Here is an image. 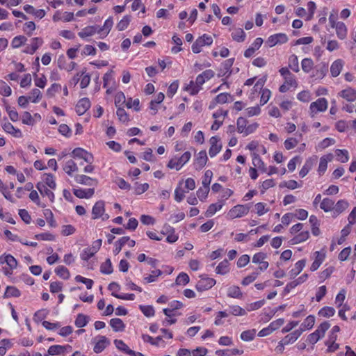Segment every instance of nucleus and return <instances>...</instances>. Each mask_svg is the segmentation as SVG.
<instances>
[{"label": "nucleus", "mask_w": 356, "mask_h": 356, "mask_svg": "<svg viewBox=\"0 0 356 356\" xmlns=\"http://www.w3.org/2000/svg\"><path fill=\"white\" fill-rule=\"evenodd\" d=\"M214 76V72L211 70H207L199 74L195 79V81H191L188 84L185 90L188 92L191 95H195L202 89V86L207 80H209Z\"/></svg>", "instance_id": "f257e3e1"}, {"label": "nucleus", "mask_w": 356, "mask_h": 356, "mask_svg": "<svg viewBox=\"0 0 356 356\" xmlns=\"http://www.w3.org/2000/svg\"><path fill=\"white\" fill-rule=\"evenodd\" d=\"M6 264V266L3 267L2 270L4 275L10 276L13 274V270L17 268V261L16 259L10 254H3L0 256V265Z\"/></svg>", "instance_id": "f03ea898"}, {"label": "nucleus", "mask_w": 356, "mask_h": 356, "mask_svg": "<svg viewBox=\"0 0 356 356\" xmlns=\"http://www.w3.org/2000/svg\"><path fill=\"white\" fill-rule=\"evenodd\" d=\"M330 327V324L327 321L321 323L314 332L308 335L307 339L308 343L313 345L316 343L321 339L324 337L326 331Z\"/></svg>", "instance_id": "7ed1b4c3"}, {"label": "nucleus", "mask_w": 356, "mask_h": 356, "mask_svg": "<svg viewBox=\"0 0 356 356\" xmlns=\"http://www.w3.org/2000/svg\"><path fill=\"white\" fill-rule=\"evenodd\" d=\"M191 154L189 152H184L180 157H173L168 163V168L179 170L182 166L191 159Z\"/></svg>", "instance_id": "20e7f679"}, {"label": "nucleus", "mask_w": 356, "mask_h": 356, "mask_svg": "<svg viewBox=\"0 0 356 356\" xmlns=\"http://www.w3.org/2000/svg\"><path fill=\"white\" fill-rule=\"evenodd\" d=\"M327 106L328 103L326 99L323 97L318 99L316 102L310 104V115L314 118L318 113L325 111L327 108Z\"/></svg>", "instance_id": "39448f33"}, {"label": "nucleus", "mask_w": 356, "mask_h": 356, "mask_svg": "<svg viewBox=\"0 0 356 356\" xmlns=\"http://www.w3.org/2000/svg\"><path fill=\"white\" fill-rule=\"evenodd\" d=\"M213 43V38L211 36L204 34L202 36L199 37L195 42L193 44L191 49L193 53H200L202 47L204 46H209Z\"/></svg>", "instance_id": "423d86ee"}, {"label": "nucleus", "mask_w": 356, "mask_h": 356, "mask_svg": "<svg viewBox=\"0 0 356 356\" xmlns=\"http://www.w3.org/2000/svg\"><path fill=\"white\" fill-rule=\"evenodd\" d=\"M105 211V203L102 200L97 201L92 207V218L97 219L102 217V219L107 220L109 216L108 214H104Z\"/></svg>", "instance_id": "0eeeda50"}, {"label": "nucleus", "mask_w": 356, "mask_h": 356, "mask_svg": "<svg viewBox=\"0 0 356 356\" xmlns=\"http://www.w3.org/2000/svg\"><path fill=\"white\" fill-rule=\"evenodd\" d=\"M249 209L248 205L238 204L229 211L228 216L231 219L241 218L248 213Z\"/></svg>", "instance_id": "6e6552de"}, {"label": "nucleus", "mask_w": 356, "mask_h": 356, "mask_svg": "<svg viewBox=\"0 0 356 356\" xmlns=\"http://www.w3.org/2000/svg\"><path fill=\"white\" fill-rule=\"evenodd\" d=\"M200 279L196 284V289L199 291L208 290L216 284V280L208 277L206 275H200Z\"/></svg>", "instance_id": "1a4fd4ad"}, {"label": "nucleus", "mask_w": 356, "mask_h": 356, "mask_svg": "<svg viewBox=\"0 0 356 356\" xmlns=\"http://www.w3.org/2000/svg\"><path fill=\"white\" fill-rule=\"evenodd\" d=\"M267 258V255L264 252H258L254 254L252 257V262L254 264H259V269L261 271L266 270L269 266L268 261H265Z\"/></svg>", "instance_id": "9d476101"}, {"label": "nucleus", "mask_w": 356, "mask_h": 356, "mask_svg": "<svg viewBox=\"0 0 356 356\" xmlns=\"http://www.w3.org/2000/svg\"><path fill=\"white\" fill-rule=\"evenodd\" d=\"M287 41L288 37L285 33H277L270 35L267 40V43L270 47H272L278 44H284Z\"/></svg>", "instance_id": "9b49d317"}, {"label": "nucleus", "mask_w": 356, "mask_h": 356, "mask_svg": "<svg viewBox=\"0 0 356 356\" xmlns=\"http://www.w3.org/2000/svg\"><path fill=\"white\" fill-rule=\"evenodd\" d=\"M211 147L209 150V154L211 157L215 156L222 149V144L220 138L217 136H213L209 140Z\"/></svg>", "instance_id": "f8f14e48"}, {"label": "nucleus", "mask_w": 356, "mask_h": 356, "mask_svg": "<svg viewBox=\"0 0 356 356\" xmlns=\"http://www.w3.org/2000/svg\"><path fill=\"white\" fill-rule=\"evenodd\" d=\"M327 70V64L325 63H321L314 67V70L312 76L316 79H322L326 75Z\"/></svg>", "instance_id": "ddd939ff"}, {"label": "nucleus", "mask_w": 356, "mask_h": 356, "mask_svg": "<svg viewBox=\"0 0 356 356\" xmlns=\"http://www.w3.org/2000/svg\"><path fill=\"white\" fill-rule=\"evenodd\" d=\"M72 350V346L70 345L60 346V345H53L51 346L48 349V353L51 355H57L64 354L65 352H70Z\"/></svg>", "instance_id": "4468645a"}, {"label": "nucleus", "mask_w": 356, "mask_h": 356, "mask_svg": "<svg viewBox=\"0 0 356 356\" xmlns=\"http://www.w3.org/2000/svg\"><path fill=\"white\" fill-rule=\"evenodd\" d=\"M126 242H128L129 247H134L136 244L135 241L130 239L129 236H123L115 243V248L113 250L115 254H118L121 251Z\"/></svg>", "instance_id": "2eb2a0df"}, {"label": "nucleus", "mask_w": 356, "mask_h": 356, "mask_svg": "<svg viewBox=\"0 0 356 356\" xmlns=\"http://www.w3.org/2000/svg\"><path fill=\"white\" fill-rule=\"evenodd\" d=\"M43 40L41 38H33L31 40V43L28 44L24 52L29 54H33L42 44Z\"/></svg>", "instance_id": "dca6fc26"}, {"label": "nucleus", "mask_w": 356, "mask_h": 356, "mask_svg": "<svg viewBox=\"0 0 356 356\" xmlns=\"http://www.w3.org/2000/svg\"><path fill=\"white\" fill-rule=\"evenodd\" d=\"M75 181L78 184L96 186L98 184V181L96 179H92L87 175H77L74 177Z\"/></svg>", "instance_id": "f3484780"}, {"label": "nucleus", "mask_w": 356, "mask_h": 356, "mask_svg": "<svg viewBox=\"0 0 356 356\" xmlns=\"http://www.w3.org/2000/svg\"><path fill=\"white\" fill-rule=\"evenodd\" d=\"M317 161V156L310 157L306 160L304 165L299 172L301 177H305Z\"/></svg>", "instance_id": "a211bd4d"}, {"label": "nucleus", "mask_w": 356, "mask_h": 356, "mask_svg": "<svg viewBox=\"0 0 356 356\" xmlns=\"http://www.w3.org/2000/svg\"><path fill=\"white\" fill-rule=\"evenodd\" d=\"M339 96L348 102L356 100V89L348 87L339 92Z\"/></svg>", "instance_id": "6ab92c4d"}, {"label": "nucleus", "mask_w": 356, "mask_h": 356, "mask_svg": "<svg viewBox=\"0 0 356 356\" xmlns=\"http://www.w3.org/2000/svg\"><path fill=\"white\" fill-rule=\"evenodd\" d=\"M90 107V102L88 98L81 99L76 105V111L78 115H83Z\"/></svg>", "instance_id": "aec40b11"}, {"label": "nucleus", "mask_w": 356, "mask_h": 356, "mask_svg": "<svg viewBox=\"0 0 356 356\" xmlns=\"http://www.w3.org/2000/svg\"><path fill=\"white\" fill-rule=\"evenodd\" d=\"M333 157L334 156L332 154H328L321 157L318 168V172L320 175H322L325 173L327 168L328 162L332 161Z\"/></svg>", "instance_id": "412c9836"}, {"label": "nucleus", "mask_w": 356, "mask_h": 356, "mask_svg": "<svg viewBox=\"0 0 356 356\" xmlns=\"http://www.w3.org/2000/svg\"><path fill=\"white\" fill-rule=\"evenodd\" d=\"M73 193L74 195L79 198H86L89 199L92 197L95 193L94 188H77L73 190Z\"/></svg>", "instance_id": "4be33fe9"}, {"label": "nucleus", "mask_w": 356, "mask_h": 356, "mask_svg": "<svg viewBox=\"0 0 356 356\" xmlns=\"http://www.w3.org/2000/svg\"><path fill=\"white\" fill-rule=\"evenodd\" d=\"M110 343L109 340L104 336H100L99 337L98 340L95 343V345L94 346V352L96 353H99L102 352L107 346H108Z\"/></svg>", "instance_id": "5701e85b"}, {"label": "nucleus", "mask_w": 356, "mask_h": 356, "mask_svg": "<svg viewBox=\"0 0 356 356\" xmlns=\"http://www.w3.org/2000/svg\"><path fill=\"white\" fill-rule=\"evenodd\" d=\"M262 43L263 40L261 38H256L252 45L245 51L244 56L246 58L251 57L255 51L261 47Z\"/></svg>", "instance_id": "b1692460"}, {"label": "nucleus", "mask_w": 356, "mask_h": 356, "mask_svg": "<svg viewBox=\"0 0 356 356\" xmlns=\"http://www.w3.org/2000/svg\"><path fill=\"white\" fill-rule=\"evenodd\" d=\"M2 128L6 133L11 134L16 138H20L22 136L21 131L19 129L15 128L10 122H4L2 124Z\"/></svg>", "instance_id": "393cba45"}, {"label": "nucleus", "mask_w": 356, "mask_h": 356, "mask_svg": "<svg viewBox=\"0 0 356 356\" xmlns=\"http://www.w3.org/2000/svg\"><path fill=\"white\" fill-rule=\"evenodd\" d=\"M99 27L97 26H88L83 28L80 32L78 33V35L81 38H86L93 35L95 33H98Z\"/></svg>", "instance_id": "a878e982"}, {"label": "nucleus", "mask_w": 356, "mask_h": 356, "mask_svg": "<svg viewBox=\"0 0 356 356\" xmlns=\"http://www.w3.org/2000/svg\"><path fill=\"white\" fill-rule=\"evenodd\" d=\"M343 66V62L341 59H337L332 63L330 67L331 75L333 77H337L339 75Z\"/></svg>", "instance_id": "bb28decb"}, {"label": "nucleus", "mask_w": 356, "mask_h": 356, "mask_svg": "<svg viewBox=\"0 0 356 356\" xmlns=\"http://www.w3.org/2000/svg\"><path fill=\"white\" fill-rule=\"evenodd\" d=\"M36 188L42 196H47L51 202L54 201V193L49 189H48L43 183H38V184L36 185Z\"/></svg>", "instance_id": "cd10ccee"}, {"label": "nucleus", "mask_w": 356, "mask_h": 356, "mask_svg": "<svg viewBox=\"0 0 356 356\" xmlns=\"http://www.w3.org/2000/svg\"><path fill=\"white\" fill-rule=\"evenodd\" d=\"M309 236V233L308 231H302L298 234L295 235L293 238L290 240L289 242L291 245L298 244L307 241Z\"/></svg>", "instance_id": "c85d7f7f"}, {"label": "nucleus", "mask_w": 356, "mask_h": 356, "mask_svg": "<svg viewBox=\"0 0 356 356\" xmlns=\"http://www.w3.org/2000/svg\"><path fill=\"white\" fill-rule=\"evenodd\" d=\"M252 164L255 168H257L259 170H260L263 172H267V168L258 154L253 153L252 154Z\"/></svg>", "instance_id": "c756f323"}, {"label": "nucleus", "mask_w": 356, "mask_h": 356, "mask_svg": "<svg viewBox=\"0 0 356 356\" xmlns=\"http://www.w3.org/2000/svg\"><path fill=\"white\" fill-rule=\"evenodd\" d=\"M208 157L205 150L200 151L196 157L195 165L197 168L202 169L207 163Z\"/></svg>", "instance_id": "7c9ffc66"}, {"label": "nucleus", "mask_w": 356, "mask_h": 356, "mask_svg": "<svg viewBox=\"0 0 356 356\" xmlns=\"http://www.w3.org/2000/svg\"><path fill=\"white\" fill-rule=\"evenodd\" d=\"M305 266V260L302 259L299 260L295 264V266L293 269H291L289 272V275L291 278L296 277L300 273L304 267Z\"/></svg>", "instance_id": "2f4dec72"}, {"label": "nucleus", "mask_w": 356, "mask_h": 356, "mask_svg": "<svg viewBox=\"0 0 356 356\" xmlns=\"http://www.w3.org/2000/svg\"><path fill=\"white\" fill-rule=\"evenodd\" d=\"M302 330L298 329V330L293 331V332L285 336L284 338L283 339V340L284 341V343H287L288 345L290 343H293L300 337V336L302 334Z\"/></svg>", "instance_id": "473e14b6"}, {"label": "nucleus", "mask_w": 356, "mask_h": 356, "mask_svg": "<svg viewBox=\"0 0 356 356\" xmlns=\"http://www.w3.org/2000/svg\"><path fill=\"white\" fill-rule=\"evenodd\" d=\"M315 324V316L313 315L308 316L301 324L299 330H302V332L305 330H311Z\"/></svg>", "instance_id": "72a5a7b5"}, {"label": "nucleus", "mask_w": 356, "mask_h": 356, "mask_svg": "<svg viewBox=\"0 0 356 356\" xmlns=\"http://www.w3.org/2000/svg\"><path fill=\"white\" fill-rule=\"evenodd\" d=\"M78 170V166L73 160L66 161L63 166V170L70 176H72V173L77 172Z\"/></svg>", "instance_id": "f704fd0d"}, {"label": "nucleus", "mask_w": 356, "mask_h": 356, "mask_svg": "<svg viewBox=\"0 0 356 356\" xmlns=\"http://www.w3.org/2000/svg\"><path fill=\"white\" fill-rule=\"evenodd\" d=\"M334 28L336 29V33L339 39L343 40L346 37L347 29L343 22H337L336 26Z\"/></svg>", "instance_id": "c9c22d12"}, {"label": "nucleus", "mask_w": 356, "mask_h": 356, "mask_svg": "<svg viewBox=\"0 0 356 356\" xmlns=\"http://www.w3.org/2000/svg\"><path fill=\"white\" fill-rule=\"evenodd\" d=\"M113 26V17H108L104 22V26L102 28H99L98 33H103L105 36L107 35L111 28Z\"/></svg>", "instance_id": "e433bc0d"}, {"label": "nucleus", "mask_w": 356, "mask_h": 356, "mask_svg": "<svg viewBox=\"0 0 356 356\" xmlns=\"http://www.w3.org/2000/svg\"><path fill=\"white\" fill-rule=\"evenodd\" d=\"M315 254V259L310 267V270L312 271L316 270L319 268L321 264L323 263L325 258V255L323 254H321L320 252H316Z\"/></svg>", "instance_id": "4c0bfd02"}, {"label": "nucleus", "mask_w": 356, "mask_h": 356, "mask_svg": "<svg viewBox=\"0 0 356 356\" xmlns=\"http://www.w3.org/2000/svg\"><path fill=\"white\" fill-rule=\"evenodd\" d=\"M245 33L241 28L235 29L232 33V39L236 42H241L245 39Z\"/></svg>", "instance_id": "58836bf2"}, {"label": "nucleus", "mask_w": 356, "mask_h": 356, "mask_svg": "<svg viewBox=\"0 0 356 356\" xmlns=\"http://www.w3.org/2000/svg\"><path fill=\"white\" fill-rule=\"evenodd\" d=\"M288 65L289 67L295 72H298L300 71L298 58L296 55L292 54L289 56Z\"/></svg>", "instance_id": "ea45409f"}, {"label": "nucleus", "mask_w": 356, "mask_h": 356, "mask_svg": "<svg viewBox=\"0 0 356 356\" xmlns=\"http://www.w3.org/2000/svg\"><path fill=\"white\" fill-rule=\"evenodd\" d=\"M110 325L115 332L123 331L124 329V324L120 318H112L110 321Z\"/></svg>", "instance_id": "a19ab883"}, {"label": "nucleus", "mask_w": 356, "mask_h": 356, "mask_svg": "<svg viewBox=\"0 0 356 356\" xmlns=\"http://www.w3.org/2000/svg\"><path fill=\"white\" fill-rule=\"evenodd\" d=\"M337 159L341 163H346L349 160V154L346 149H337L335 151Z\"/></svg>", "instance_id": "79ce46f5"}, {"label": "nucleus", "mask_w": 356, "mask_h": 356, "mask_svg": "<svg viewBox=\"0 0 356 356\" xmlns=\"http://www.w3.org/2000/svg\"><path fill=\"white\" fill-rule=\"evenodd\" d=\"M229 264L227 259L221 261L216 268V272L218 274L225 275L229 271Z\"/></svg>", "instance_id": "37998d69"}, {"label": "nucleus", "mask_w": 356, "mask_h": 356, "mask_svg": "<svg viewBox=\"0 0 356 356\" xmlns=\"http://www.w3.org/2000/svg\"><path fill=\"white\" fill-rule=\"evenodd\" d=\"M113 266L110 259H107L105 262L102 264L100 271L103 274L109 275L113 273Z\"/></svg>", "instance_id": "c03bdc74"}, {"label": "nucleus", "mask_w": 356, "mask_h": 356, "mask_svg": "<svg viewBox=\"0 0 356 356\" xmlns=\"http://www.w3.org/2000/svg\"><path fill=\"white\" fill-rule=\"evenodd\" d=\"M334 202L330 198H325L322 200L320 207L325 212L331 211L334 208Z\"/></svg>", "instance_id": "a18cd8bd"}, {"label": "nucleus", "mask_w": 356, "mask_h": 356, "mask_svg": "<svg viewBox=\"0 0 356 356\" xmlns=\"http://www.w3.org/2000/svg\"><path fill=\"white\" fill-rule=\"evenodd\" d=\"M301 67L305 73H309L314 68V62L311 58H305L301 62Z\"/></svg>", "instance_id": "49530a36"}, {"label": "nucleus", "mask_w": 356, "mask_h": 356, "mask_svg": "<svg viewBox=\"0 0 356 356\" xmlns=\"http://www.w3.org/2000/svg\"><path fill=\"white\" fill-rule=\"evenodd\" d=\"M227 296L234 298H240L242 296V292L237 286H232L227 290Z\"/></svg>", "instance_id": "de8ad7c7"}, {"label": "nucleus", "mask_w": 356, "mask_h": 356, "mask_svg": "<svg viewBox=\"0 0 356 356\" xmlns=\"http://www.w3.org/2000/svg\"><path fill=\"white\" fill-rule=\"evenodd\" d=\"M55 273L57 275H58L60 277L67 280L69 279L70 274L68 270V269L63 266H59L55 269Z\"/></svg>", "instance_id": "09e8293b"}, {"label": "nucleus", "mask_w": 356, "mask_h": 356, "mask_svg": "<svg viewBox=\"0 0 356 356\" xmlns=\"http://www.w3.org/2000/svg\"><path fill=\"white\" fill-rule=\"evenodd\" d=\"M113 71L111 70L106 72L103 77L104 87H108V86H115V81L113 76Z\"/></svg>", "instance_id": "8fccbe9b"}, {"label": "nucleus", "mask_w": 356, "mask_h": 356, "mask_svg": "<svg viewBox=\"0 0 356 356\" xmlns=\"http://www.w3.org/2000/svg\"><path fill=\"white\" fill-rule=\"evenodd\" d=\"M162 274V271L159 269L152 270L151 274L145 277L144 280L146 283H151L156 281L158 277Z\"/></svg>", "instance_id": "3c124183"}, {"label": "nucleus", "mask_w": 356, "mask_h": 356, "mask_svg": "<svg viewBox=\"0 0 356 356\" xmlns=\"http://www.w3.org/2000/svg\"><path fill=\"white\" fill-rule=\"evenodd\" d=\"M256 334L254 329L243 331L241 334V339L245 341H250L254 339Z\"/></svg>", "instance_id": "603ef678"}, {"label": "nucleus", "mask_w": 356, "mask_h": 356, "mask_svg": "<svg viewBox=\"0 0 356 356\" xmlns=\"http://www.w3.org/2000/svg\"><path fill=\"white\" fill-rule=\"evenodd\" d=\"M44 184L45 186H48L51 189H55L56 187V184L54 177L51 174H44Z\"/></svg>", "instance_id": "864d4df0"}, {"label": "nucleus", "mask_w": 356, "mask_h": 356, "mask_svg": "<svg viewBox=\"0 0 356 356\" xmlns=\"http://www.w3.org/2000/svg\"><path fill=\"white\" fill-rule=\"evenodd\" d=\"M28 97L29 101L31 102L38 103L41 99L42 93L40 90L35 88L31 90V94Z\"/></svg>", "instance_id": "5fc2aeb1"}, {"label": "nucleus", "mask_w": 356, "mask_h": 356, "mask_svg": "<svg viewBox=\"0 0 356 356\" xmlns=\"http://www.w3.org/2000/svg\"><path fill=\"white\" fill-rule=\"evenodd\" d=\"M19 296L20 291L15 286H7L4 293L5 298L19 297Z\"/></svg>", "instance_id": "6e6d98bb"}, {"label": "nucleus", "mask_w": 356, "mask_h": 356, "mask_svg": "<svg viewBox=\"0 0 356 356\" xmlns=\"http://www.w3.org/2000/svg\"><path fill=\"white\" fill-rule=\"evenodd\" d=\"M88 322V317L82 314H78L75 320V325L77 327H83L87 325Z\"/></svg>", "instance_id": "4d7b16f0"}, {"label": "nucleus", "mask_w": 356, "mask_h": 356, "mask_svg": "<svg viewBox=\"0 0 356 356\" xmlns=\"http://www.w3.org/2000/svg\"><path fill=\"white\" fill-rule=\"evenodd\" d=\"M27 39L24 35H18L15 37L11 42V45L13 48H19L22 44H25Z\"/></svg>", "instance_id": "13d9d810"}, {"label": "nucleus", "mask_w": 356, "mask_h": 356, "mask_svg": "<svg viewBox=\"0 0 356 356\" xmlns=\"http://www.w3.org/2000/svg\"><path fill=\"white\" fill-rule=\"evenodd\" d=\"M222 207V204H211L207 209L205 215L207 217H211L213 216L216 211L221 209Z\"/></svg>", "instance_id": "bf43d9fd"}, {"label": "nucleus", "mask_w": 356, "mask_h": 356, "mask_svg": "<svg viewBox=\"0 0 356 356\" xmlns=\"http://www.w3.org/2000/svg\"><path fill=\"white\" fill-rule=\"evenodd\" d=\"M275 183L273 179H269L264 181L259 186L260 191L264 194L266 190L273 187Z\"/></svg>", "instance_id": "052dcab7"}, {"label": "nucleus", "mask_w": 356, "mask_h": 356, "mask_svg": "<svg viewBox=\"0 0 356 356\" xmlns=\"http://www.w3.org/2000/svg\"><path fill=\"white\" fill-rule=\"evenodd\" d=\"M130 22V17L129 15H125L123 18L118 23L116 28L118 31H124L126 29L129 24Z\"/></svg>", "instance_id": "680f3d73"}, {"label": "nucleus", "mask_w": 356, "mask_h": 356, "mask_svg": "<svg viewBox=\"0 0 356 356\" xmlns=\"http://www.w3.org/2000/svg\"><path fill=\"white\" fill-rule=\"evenodd\" d=\"M119 120L122 122H128L129 118L125 110L122 108L118 107L116 112Z\"/></svg>", "instance_id": "e2e57ef3"}, {"label": "nucleus", "mask_w": 356, "mask_h": 356, "mask_svg": "<svg viewBox=\"0 0 356 356\" xmlns=\"http://www.w3.org/2000/svg\"><path fill=\"white\" fill-rule=\"evenodd\" d=\"M335 309L331 307H324L319 312L318 315L323 317H331L334 316Z\"/></svg>", "instance_id": "0e129e2a"}, {"label": "nucleus", "mask_w": 356, "mask_h": 356, "mask_svg": "<svg viewBox=\"0 0 356 356\" xmlns=\"http://www.w3.org/2000/svg\"><path fill=\"white\" fill-rule=\"evenodd\" d=\"M297 99L302 102H309L312 99V95L308 90H303L297 95Z\"/></svg>", "instance_id": "69168bd1"}, {"label": "nucleus", "mask_w": 356, "mask_h": 356, "mask_svg": "<svg viewBox=\"0 0 356 356\" xmlns=\"http://www.w3.org/2000/svg\"><path fill=\"white\" fill-rule=\"evenodd\" d=\"M254 207L256 213L259 216L265 214L269 211V208H267L266 204L263 202L257 203Z\"/></svg>", "instance_id": "338daca9"}, {"label": "nucleus", "mask_w": 356, "mask_h": 356, "mask_svg": "<svg viewBox=\"0 0 356 356\" xmlns=\"http://www.w3.org/2000/svg\"><path fill=\"white\" fill-rule=\"evenodd\" d=\"M247 123H248V121L245 118H244L243 117H240L238 118L236 124H237V131L238 133L243 134L245 129L247 127Z\"/></svg>", "instance_id": "774afa93"}]
</instances>
